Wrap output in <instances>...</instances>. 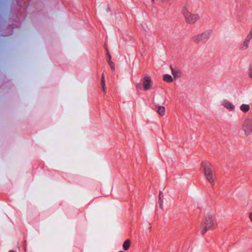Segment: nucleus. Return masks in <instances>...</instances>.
I'll list each match as a JSON object with an SVG mask.
<instances>
[{
    "mask_svg": "<svg viewBox=\"0 0 252 252\" xmlns=\"http://www.w3.org/2000/svg\"><path fill=\"white\" fill-rule=\"evenodd\" d=\"M122 252V251H120V252Z\"/></svg>",
    "mask_w": 252,
    "mask_h": 252,
    "instance_id": "4be33fe9",
    "label": "nucleus"
},
{
    "mask_svg": "<svg viewBox=\"0 0 252 252\" xmlns=\"http://www.w3.org/2000/svg\"><path fill=\"white\" fill-rule=\"evenodd\" d=\"M163 80L165 82L170 83L173 81V78L170 75L164 74L163 76Z\"/></svg>",
    "mask_w": 252,
    "mask_h": 252,
    "instance_id": "f8f14e48",
    "label": "nucleus"
},
{
    "mask_svg": "<svg viewBox=\"0 0 252 252\" xmlns=\"http://www.w3.org/2000/svg\"><path fill=\"white\" fill-rule=\"evenodd\" d=\"M248 218L250 221L252 223V212L248 213Z\"/></svg>",
    "mask_w": 252,
    "mask_h": 252,
    "instance_id": "f3484780",
    "label": "nucleus"
},
{
    "mask_svg": "<svg viewBox=\"0 0 252 252\" xmlns=\"http://www.w3.org/2000/svg\"><path fill=\"white\" fill-rule=\"evenodd\" d=\"M108 63L112 70H114L115 65L114 63H113L111 61H108Z\"/></svg>",
    "mask_w": 252,
    "mask_h": 252,
    "instance_id": "dca6fc26",
    "label": "nucleus"
},
{
    "mask_svg": "<svg viewBox=\"0 0 252 252\" xmlns=\"http://www.w3.org/2000/svg\"><path fill=\"white\" fill-rule=\"evenodd\" d=\"M101 87H102L103 86H105V79H104V74H102V76H101Z\"/></svg>",
    "mask_w": 252,
    "mask_h": 252,
    "instance_id": "2eb2a0df",
    "label": "nucleus"
},
{
    "mask_svg": "<svg viewBox=\"0 0 252 252\" xmlns=\"http://www.w3.org/2000/svg\"><path fill=\"white\" fill-rule=\"evenodd\" d=\"M251 106L248 104L243 103L240 106V111L244 113L249 112Z\"/></svg>",
    "mask_w": 252,
    "mask_h": 252,
    "instance_id": "1a4fd4ad",
    "label": "nucleus"
},
{
    "mask_svg": "<svg viewBox=\"0 0 252 252\" xmlns=\"http://www.w3.org/2000/svg\"><path fill=\"white\" fill-rule=\"evenodd\" d=\"M130 242L129 240L127 239L126 240L123 245V249L125 251L128 250L130 247Z\"/></svg>",
    "mask_w": 252,
    "mask_h": 252,
    "instance_id": "ddd939ff",
    "label": "nucleus"
},
{
    "mask_svg": "<svg viewBox=\"0 0 252 252\" xmlns=\"http://www.w3.org/2000/svg\"><path fill=\"white\" fill-rule=\"evenodd\" d=\"M142 86L144 91H148L153 87V82L152 78L148 76H144L142 80Z\"/></svg>",
    "mask_w": 252,
    "mask_h": 252,
    "instance_id": "423d86ee",
    "label": "nucleus"
},
{
    "mask_svg": "<svg viewBox=\"0 0 252 252\" xmlns=\"http://www.w3.org/2000/svg\"><path fill=\"white\" fill-rule=\"evenodd\" d=\"M185 21L189 24H193L200 18L199 15L196 13H191L187 8L184 7L182 12Z\"/></svg>",
    "mask_w": 252,
    "mask_h": 252,
    "instance_id": "20e7f679",
    "label": "nucleus"
},
{
    "mask_svg": "<svg viewBox=\"0 0 252 252\" xmlns=\"http://www.w3.org/2000/svg\"><path fill=\"white\" fill-rule=\"evenodd\" d=\"M216 218L212 215H207L201 221L199 232L204 235L208 230H213L218 226Z\"/></svg>",
    "mask_w": 252,
    "mask_h": 252,
    "instance_id": "f03ea898",
    "label": "nucleus"
},
{
    "mask_svg": "<svg viewBox=\"0 0 252 252\" xmlns=\"http://www.w3.org/2000/svg\"><path fill=\"white\" fill-rule=\"evenodd\" d=\"M200 167L205 180L211 186H214L216 177L213 164L209 161L203 160L200 163Z\"/></svg>",
    "mask_w": 252,
    "mask_h": 252,
    "instance_id": "f257e3e1",
    "label": "nucleus"
},
{
    "mask_svg": "<svg viewBox=\"0 0 252 252\" xmlns=\"http://www.w3.org/2000/svg\"><path fill=\"white\" fill-rule=\"evenodd\" d=\"M152 0V1H153L154 0Z\"/></svg>",
    "mask_w": 252,
    "mask_h": 252,
    "instance_id": "5701e85b",
    "label": "nucleus"
},
{
    "mask_svg": "<svg viewBox=\"0 0 252 252\" xmlns=\"http://www.w3.org/2000/svg\"><path fill=\"white\" fill-rule=\"evenodd\" d=\"M171 72L174 79L180 77L182 75L181 71L179 69H174L172 68Z\"/></svg>",
    "mask_w": 252,
    "mask_h": 252,
    "instance_id": "9b49d317",
    "label": "nucleus"
},
{
    "mask_svg": "<svg viewBox=\"0 0 252 252\" xmlns=\"http://www.w3.org/2000/svg\"><path fill=\"white\" fill-rule=\"evenodd\" d=\"M220 104L229 111L233 112L235 109V106L227 99H222L220 102Z\"/></svg>",
    "mask_w": 252,
    "mask_h": 252,
    "instance_id": "6e6552de",
    "label": "nucleus"
},
{
    "mask_svg": "<svg viewBox=\"0 0 252 252\" xmlns=\"http://www.w3.org/2000/svg\"><path fill=\"white\" fill-rule=\"evenodd\" d=\"M102 90L103 91V92H104V93H106V87L105 86H103L102 87Z\"/></svg>",
    "mask_w": 252,
    "mask_h": 252,
    "instance_id": "a211bd4d",
    "label": "nucleus"
},
{
    "mask_svg": "<svg viewBox=\"0 0 252 252\" xmlns=\"http://www.w3.org/2000/svg\"><path fill=\"white\" fill-rule=\"evenodd\" d=\"M241 128L246 136H249L252 134V117H247L243 119Z\"/></svg>",
    "mask_w": 252,
    "mask_h": 252,
    "instance_id": "39448f33",
    "label": "nucleus"
},
{
    "mask_svg": "<svg viewBox=\"0 0 252 252\" xmlns=\"http://www.w3.org/2000/svg\"><path fill=\"white\" fill-rule=\"evenodd\" d=\"M156 110L159 115L160 116H163L165 113V109L164 106L160 105L156 106Z\"/></svg>",
    "mask_w": 252,
    "mask_h": 252,
    "instance_id": "9d476101",
    "label": "nucleus"
},
{
    "mask_svg": "<svg viewBox=\"0 0 252 252\" xmlns=\"http://www.w3.org/2000/svg\"><path fill=\"white\" fill-rule=\"evenodd\" d=\"M108 61H111L110 60V59H111L110 55L109 54H108Z\"/></svg>",
    "mask_w": 252,
    "mask_h": 252,
    "instance_id": "6ab92c4d",
    "label": "nucleus"
},
{
    "mask_svg": "<svg viewBox=\"0 0 252 252\" xmlns=\"http://www.w3.org/2000/svg\"><path fill=\"white\" fill-rule=\"evenodd\" d=\"M252 39V27L251 29L250 33L246 37L244 41L241 44L239 49L241 51L247 50L249 46L250 43Z\"/></svg>",
    "mask_w": 252,
    "mask_h": 252,
    "instance_id": "0eeeda50",
    "label": "nucleus"
},
{
    "mask_svg": "<svg viewBox=\"0 0 252 252\" xmlns=\"http://www.w3.org/2000/svg\"><path fill=\"white\" fill-rule=\"evenodd\" d=\"M159 199L161 200V193H160L159 195Z\"/></svg>",
    "mask_w": 252,
    "mask_h": 252,
    "instance_id": "aec40b11",
    "label": "nucleus"
},
{
    "mask_svg": "<svg viewBox=\"0 0 252 252\" xmlns=\"http://www.w3.org/2000/svg\"><path fill=\"white\" fill-rule=\"evenodd\" d=\"M249 77L252 79V61L251 62L248 71Z\"/></svg>",
    "mask_w": 252,
    "mask_h": 252,
    "instance_id": "4468645a",
    "label": "nucleus"
},
{
    "mask_svg": "<svg viewBox=\"0 0 252 252\" xmlns=\"http://www.w3.org/2000/svg\"><path fill=\"white\" fill-rule=\"evenodd\" d=\"M9 252H14V251H9Z\"/></svg>",
    "mask_w": 252,
    "mask_h": 252,
    "instance_id": "412c9836",
    "label": "nucleus"
},
{
    "mask_svg": "<svg viewBox=\"0 0 252 252\" xmlns=\"http://www.w3.org/2000/svg\"><path fill=\"white\" fill-rule=\"evenodd\" d=\"M212 33V30H208L193 36L192 40L196 44L204 43L207 42Z\"/></svg>",
    "mask_w": 252,
    "mask_h": 252,
    "instance_id": "7ed1b4c3",
    "label": "nucleus"
}]
</instances>
